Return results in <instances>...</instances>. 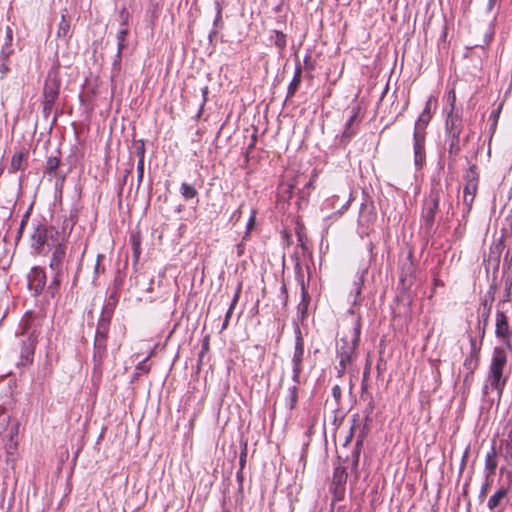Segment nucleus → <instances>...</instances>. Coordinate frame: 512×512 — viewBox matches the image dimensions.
Wrapping results in <instances>:
<instances>
[{"mask_svg":"<svg viewBox=\"0 0 512 512\" xmlns=\"http://www.w3.org/2000/svg\"><path fill=\"white\" fill-rule=\"evenodd\" d=\"M4 172V168L2 166H0V176L3 174Z\"/></svg>","mask_w":512,"mask_h":512,"instance_id":"obj_49","label":"nucleus"},{"mask_svg":"<svg viewBox=\"0 0 512 512\" xmlns=\"http://www.w3.org/2000/svg\"><path fill=\"white\" fill-rule=\"evenodd\" d=\"M298 385L294 384L293 386L289 387L287 390V396L284 399L285 406L289 410H293L298 402Z\"/></svg>","mask_w":512,"mask_h":512,"instance_id":"obj_18","label":"nucleus"},{"mask_svg":"<svg viewBox=\"0 0 512 512\" xmlns=\"http://www.w3.org/2000/svg\"><path fill=\"white\" fill-rule=\"evenodd\" d=\"M106 354V334L103 331H100L99 329L96 332L95 335V342H94V362L97 366L101 365L102 359L104 358Z\"/></svg>","mask_w":512,"mask_h":512,"instance_id":"obj_13","label":"nucleus"},{"mask_svg":"<svg viewBox=\"0 0 512 512\" xmlns=\"http://www.w3.org/2000/svg\"><path fill=\"white\" fill-rule=\"evenodd\" d=\"M304 357V340L301 336L300 331H298L295 341L294 354L292 358V362L302 363Z\"/></svg>","mask_w":512,"mask_h":512,"instance_id":"obj_19","label":"nucleus"},{"mask_svg":"<svg viewBox=\"0 0 512 512\" xmlns=\"http://www.w3.org/2000/svg\"><path fill=\"white\" fill-rule=\"evenodd\" d=\"M131 242H132V248L133 253L136 259H138L140 255V238L138 235H131Z\"/></svg>","mask_w":512,"mask_h":512,"instance_id":"obj_35","label":"nucleus"},{"mask_svg":"<svg viewBox=\"0 0 512 512\" xmlns=\"http://www.w3.org/2000/svg\"><path fill=\"white\" fill-rule=\"evenodd\" d=\"M293 364V374L292 380L294 384H300L301 373L303 370L302 363L292 362Z\"/></svg>","mask_w":512,"mask_h":512,"instance_id":"obj_31","label":"nucleus"},{"mask_svg":"<svg viewBox=\"0 0 512 512\" xmlns=\"http://www.w3.org/2000/svg\"><path fill=\"white\" fill-rule=\"evenodd\" d=\"M12 40H13V33L12 29L10 27H7L6 35L4 37V43L1 47L0 54L3 56V58H8L12 52Z\"/></svg>","mask_w":512,"mask_h":512,"instance_id":"obj_20","label":"nucleus"},{"mask_svg":"<svg viewBox=\"0 0 512 512\" xmlns=\"http://www.w3.org/2000/svg\"><path fill=\"white\" fill-rule=\"evenodd\" d=\"M502 455L508 464H512V426L507 433L506 439L503 440Z\"/></svg>","mask_w":512,"mask_h":512,"instance_id":"obj_21","label":"nucleus"},{"mask_svg":"<svg viewBox=\"0 0 512 512\" xmlns=\"http://www.w3.org/2000/svg\"><path fill=\"white\" fill-rule=\"evenodd\" d=\"M465 184L478 185L479 184V173L477 171V167L472 165L467 170L465 176Z\"/></svg>","mask_w":512,"mask_h":512,"instance_id":"obj_23","label":"nucleus"},{"mask_svg":"<svg viewBox=\"0 0 512 512\" xmlns=\"http://www.w3.org/2000/svg\"><path fill=\"white\" fill-rule=\"evenodd\" d=\"M103 259H104V255H102V254L97 255L96 264L94 267L95 274H100V273L104 272V268L101 267V262Z\"/></svg>","mask_w":512,"mask_h":512,"instance_id":"obj_38","label":"nucleus"},{"mask_svg":"<svg viewBox=\"0 0 512 512\" xmlns=\"http://www.w3.org/2000/svg\"><path fill=\"white\" fill-rule=\"evenodd\" d=\"M333 394H334V396H336V395H339V394H340V389H339V387H338V386H335V387L333 388Z\"/></svg>","mask_w":512,"mask_h":512,"instance_id":"obj_45","label":"nucleus"},{"mask_svg":"<svg viewBox=\"0 0 512 512\" xmlns=\"http://www.w3.org/2000/svg\"><path fill=\"white\" fill-rule=\"evenodd\" d=\"M360 332V321L355 320L352 324L349 335L344 336L337 341V358L339 359V364L335 368L339 377L345 373L355 357V351L360 339Z\"/></svg>","mask_w":512,"mask_h":512,"instance_id":"obj_2","label":"nucleus"},{"mask_svg":"<svg viewBox=\"0 0 512 512\" xmlns=\"http://www.w3.org/2000/svg\"><path fill=\"white\" fill-rule=\"evenodd\" d=\"M46 283V274L42 269H33L30 277V285L34 287L35 292H41Z\"/></svg>","mask_w":512,"mask_h":512,"instance_id":"obj_16","label":"nucleus"},{"mask_svg":"<svg viewBox=\"0 0 512 512\" xmlns=\"http://www.w3.org/2000/svg\"><path fill=\"white\" fill-rule=\"evenodd\" d=\"M495 335L497 338H500L503 342L508 344L510 337L508 319L502 311H498L496 313Z\"/></svg>","mask_w":512,"mask_h":512,"instance_id":"obj_11","label":"nucleus"},{"mask_svg":"<svg viewBox=\"0 0 512 512\" xmlns=\"http://www.w3.org/2000/svg\"><path fill=\"white\" fill-rule=\"evenodd\" d=\"M274 44L280 50L283 51L286 47V35L280 31H274Z\"/></svg>","mask_w":512,"mask_h":512,"instance_id":"obj_30","label":"nucleus"},{"mask_svg":"<svg viewBox=\"0 0 512 512\" xmlns=\"http://www.w3.org/2000/svg\"><path fill=\"white\" fill-rule=\"evenodd\" d=\"M488 488H489V483L488 482H485L482 487H481V490H480V495L479 497L480 498H484L488 492Z\"/></svg>","mask_w":512,"mask_h":512,"instance_id":"obj_43","label":"nucleus"},{"mask_svg":"<svg viewBox=\"0 0 512 512\" xmlns=\"http://www.w3.org/2000/svg\"><path fill=\"white\" fill-rule=\"evenodd\" d=\"M21 335L26 336V340L22 341L21 347V364L27 365L33 361L37 337L39 334L38 324L31 312L25 314L21 320Z\"/></svg>","mask_w":512,"mask_h":512,"instance_id":"obj_3","label":"nucleus"},{"mask_svg":"<svg viewBox=\"0 0 512 512\" xmlns=\"http://www.w3.org/2000/svg\"><path fill=\"white\" fill-rule=\"evenodd\" d=\"M436 98L434 96H430L428 98V100L426 101V104H425V107L423 109V113H427L428 115H432L431 113V109H432V106H436Z\"/></svg>","mask_w":512,"mask_h":512,"instance_id":"obj_37","label":"nucleus"},{"mask_svg":"<svg viewBox=\"0 0 512 512\" xmlns=\"http://www.w3.org/2000/svg\"><path fill=\"white\" fill-rule=\"evenodd\" d=\"M449 157L454 160L455 156L460 151L459 138L449 137Z\"/></svg>","mask_w":512,"mask_h":512,"instance_id":"obj_29","label":"nucleus"},{"mask_svg":"<svg viewBox=\"0 0 512 512\" xmlns=\"http://www.w3.org/2000/svg\"><path fill=\"white\" fill-rule=\"evenodd\" d=\"M478 191V185L465 184L463 189V204L466 207L467 213L470 212L473 202Z\"/></svg>","mask_w":512,"mask_h":512,"instance_id":"obj_15","label":"nucleus"},{"mask_svg":"<svg viewBox=\"0 0 512 512\" xmlns=\"http://www.w3.org/2000/svg\"><path fill=\"white\" fill-rule=\"evenodd\" d=\"M237 249H238V255H241L242 254V251H243V246L241 244H239L237 246Z\"/></svg>","mask_w":512,"mask_h":512,"instance_id":"obj_46","label":"nucleus"},{"mask_svg":"<svg viewBox=\"0 0 512 512\" xmlns=\"http://www.w3.org/2000/svg\"><path fill=\"white\" fill-rule=\"evenodd\" d=\"M356 117H357V111H356V109H353L352 112H351V115L349 117V120L347 122V128L343 132V137L344 138H350L353 135V132L350 131V126H351V124L353 123V121L355 120Z\"/></svg>","mask_w":512,"mask_h":512,"instance_id":"obj_34","label":"nucleus"},{"mask_svg":"<svg viewBox=\"0 0 512 512\" xmlns=\"http://www.w3.org/2000/svg\"><path fill=\"white\" fill-rule=\"evenodd\" d=\"M229 319H225L223 323V328H226L228 325Z\"/></svg>","mask_w":512,"mask_h":512,"instance_id":"obj_47","label":"nucleus"},{"mask_svg":"<svg viewBox=\"0 0 512 512\" xmlns=\"http://www.w3.org/2000/svg\"><path fill=\"white\" fill-rule=\"evenodd\" d=\"M66 241H59L53 245V251L50 258L49 268L52 274V281L48 286V291L54 295L58 290L66 271Z\"/></svg>","mask_w":512,"mask_h":512,"instance_id":"obj_4","label":"nucleus"},{"mask_svg":"<svg viewBox=\"0 0 512 512\" xmlns=\"http://www.w3.org/2000/svg\"><path fill=\"white\" fill-rule=\"evenodd\" d=\"M23 159L24 154L22 152L15 153L11 159L10 171L15 172L23 169Z\"/></svg>","mask_w":512,"mask_h":512,"instance_id":"obj_24","label":"nucleus"},{"mask_svg":"<svg viewBox=\"0 0 512 512\" xmlns=\"http://www.w3.org/2000/svg\"><path fill=\"white\" fill-rule=\"evenodd\" d=\"M223 512H230L229 510H224Z\"/></svg>","mask_w":512,"mask_h":512,"instance_id":"obj_51","label":"nucleus"},{"mask_svg":"<svg viewBox=\"0 0 512 512\" xmlns=\"http://www.w3.org/2000/svg\"><path fill=\"white\" fill-rule=\"evenodd\" d=\"M33 246L41 248L44 245L53 247L59 241H66L64 232L58 231L54 227L39 226L32 235Z\"/></svg>","mask_w":512,"mask_h":512,"instance_id":"obj_6","label":"nucleus"},{"mask_svg":"<svg viewBox=\"0 0 512 512\" xmlns=\"http://www.w3.org/2000/svg\"><path fill=\"white\" fill-rule=\"evenodd\" d=\"M255 220H256V213H255V211H252L250 218L248 220V223L246 225V233H245V236L243 237L244 240L249 237L251 230L254 228Z\"/></svg>","mask_w":512,"mask_h":512,"instance_id":"obj_36","label":"nucleus"},{"mask_svg":"<svg viewBox=\"0 0 512 512\" xmlns=\"http://www.w3.org/2000/svg\"><path fill=\"white\" fill-rule=\"evenodd\" d=\"M316 177H317V174H316V173H313V175H312L311 179L309 180V182H308L305 186H306L307 188L312 187L313 182H314V180H315V178H316Z\"/></svg>","mask_w":512,"mask_h":512,"instance_id":"obj_44","label":"nucleus"},{"mask_svg":"<svg viewBox=\"0 0 512 512\" xmlns=\"http://www.w3.org/2000/svg\"><path fill=\"white\" fill-rule=\"evenodd\" d=\"M432 115L421 112L414 125L413 134V150H414V163L417 167H421L425 161V140H426V127L429 124Z\"/></svg>","mask_w":512,"mask_h":512,"instance_id":"obj_5","label":"nucleus"},{"mask_svg":"<svg viewBox=\"0 0 512 512\" xmlns=\"http://www.w3.org/2000/svg\"><path fill=\"white\" fill-rule=\"evenodd\" d=\"M241 292V285H238L235 294L233 296L231 305L226 313L225 319H230L233 309L235 308L236 303L238 302L239 296Z\"/></svg>","mask_w":512,"mask_h":512,"instance_id":"obj_33","label":"nucleus"},{"mask_svg":"<svg viewBox=\"0 0 512 512\" xmlns=\"http://www.w3.org/2000/svg\"><path fill=\"white\" fill-rule=\"evenodd\" d=\"M347 477L348 474L344 467L338 466L334 469L331 491L335 501H340L344 498Z\"/></svg>","mask_w":512,"mask_h":512,"instance_id":"obj_9","label":"nucleus"},{"mask_svg":"<svg viewBox=\"0 0 512 512\" xmlns=\"http://www.w3.org/2000/svg\"><path fill=\"white\" fill-rule=\"evenodd\" d=\"M60 160L57 157H49L46 162L45 172L49 175H57V168L59 167Z\"/></svg>","mask_w":512,"mask_h":512,"instance_id":"obj_25","label":"nucleus"},{"mask_svg":"<svg viewBox=\"0 0 512 512\" xmlns=\"http://www.w3.org/2000/svg\"><path fill=\"white\" fill-rule=\"evenodd\" d=\"M508 488L500 487L497 491L490 496L487 502V506L491 512H503L506 505L508 504Z\"/></svg>","mask_w":512,"mask_h":512,"instance_id":"obj_10","label":"nucleus"},{"mask_svg":"<svg viewBox=\"0 0 512 512\" xmlns=\"http://www.w3.org/2000/svg\"><path fill=\"white\" fill-rule=\"evenodd\" d=\"M498 0H488L486 12L490 13L493 11L494 7L496 6Z\"/></svg>","mask_w":512,"mask_h":512,"instance_id":"obj_42","label":"nucleus"},{"mask_svg":"<svg viewBox=\"0 0 512 512\" xmlns=\"http://www.w3.org/2000/svg\"><path fill=\"white\" fill-rule=\"evenodd\" d=\"M445 128L448 137L459 138L462 131V120L457 113H453V107L446 119Z\"/></svg>","mask_w":512,"mask_h":512,"instance_id":"obj_12","label":"nucleus"},{"mask_svg":"<svg viewBox=\"0 0 512 512\" xmlns=\"http://www.w3.org/2000/svg\"><path fill=\"white\" fill-rule=\"evenodd\" d=\"M440 193L438 189H432L429 197L425 201L422 218L426 228L430 229L434 223L435 214L439 207Z\"/></svg>","mask_w":512,"mask_h":512,"instance_id":"obj_8","label":"nucleus"},{"mask_svg":"<svg viewBox=\"0 0 512 512\" xmlns=\"http://www.w3.org/2000/svg\"><path fill=\"white\" fill-rule=\"evenodd\" d=\"M301 291H302V302L306 303L307 300L309 299V295H308V291H307L303 281L301 282Z\"/></svg>","mask_w":512,"mask_h":512,"instance_id":"obj_41","label":"nucleus"},{"mask_svg":"<svg viewBox=\"0 0 512 512\" xmlns=\"http://www.w3.org/2000/svg\"><path fill=\"white\" fill-rule=\"evenodd\" d=\"M125 23L123 24V28H121L119 31H118V34H117V41H118V53H121L122 50L126 47V44H125V41H126V37L128 35V29L127 27H125Z\"/></svg>","mask_w":512,"mask_h":512,"instance_id":"obj_26","label":"nucleus"},{"mask_svg":"<svg viewBox=\"0 0 512 512\" xmlns=\"http://www.w3.org/2000/svg\"><path fill=\"white\" fill-rule=\"evenodd\" d=\"M60 179H61V181H63L64 180V175H61Z\"/></svg>","mask_w":512,"mask_h":512,"instance_id":"obj_50","label":"nucleus"},{"mask_svg":"<svg viewBox=\"0 0 512 512\" xmlns=\"http://www.w3.org/2000/svg\"><path fill=\"white\" fill-rule=\"evenodd\" d=\"M180 191H181V195L186 200L192 199L197 195L196 189L187 183H182Z\"/></svg>","mask_w":512,"mask_h":512,"instance_id":"obj_27","label":"nucleus"},{"mask_svg":"<svg viewBox=\"0 0 512 512\" xmlns=\"http://www.w3.org/2000/svg\"><path fill=\"white\" fill-rule=\"evenodd\" d=\"M479 351H480V348H478L476 346V341L474 339H472L471 340V353L464 361V367L467 368L471 374L478 367Z\"/></svg>","mask_w":512,"mask_h":512,"instance_id":"obj_14","label":"nucleus"},{"mask_svg":"<svg viewBox=\"0 0 512 512\" xmlns=\"http://www.w3.org/2000/svg\"><path fill=\"white\" fill-rule=\"evenodd\" d=\"M362 284H363V274L359 277L358 281L354 283V290H355V296L358 297L361 294L362 291Z\"/></svg>","mask_w":512,"mask_h":512,"instance_id":"obj_39","label":"nucleus"},{"mask_svg":"<svg viewBox=\"0 0 512 512\" xmlns=\"http://www.w3.org/2000/svg\"><path fill=\"white\" fill-rule=\"evenodd\" d=\"M148 358H149V356H147L143 361H141V362L137 365L136 369H137V370H140V371H141V372H143V373H147V372H149V369H150V368H149V366L147 365V360H148Z\"/></svg>","mask_w":512,"mask_h":512,"instance_id":"obj_40","label":"nucleus"},{"mask_svg":"<svg viewBox=\"0 0 512 512\" xmlns=\"http://www.w3.org/2000/svg\"><path fill=\"white\" fill-rule=\"evenodd\" d=\"M60 78L58 71L52 69L49 71L43 88V108L44 111H50L59 95Z\"/></svg>","mask_w":512,"mask_h":512,"instance_id":"obj_7","label":"nucleus"},{"mask_svg":"<svg viewBox=\"0 0 512 512\" xmlns=\"http://www.w3.org/2000/svg\"><path fill=\"white\" fill-rule=\"evenodd\" d=\"M507 361V351L501 346L494 347L487 373L486 384L483 387V394L485 396L495 391L498 399L501 398L507 383V376L504 374Z\"/></svg>","mask_w":512,"mask_h":512,"instance_id":"obj_1","label":"nucleus"},{"mask_svg":"<svg viewBox=\"0 0 512 512\" xmlns=\"http://www.w3.org/2000/svg\"><path fill=\"white\" fill-rule=\"evenodd\" d=\"M70 24L69 21L66 19L65 15L63 14L61 17V22L59 23L58 30H57V36L58 37H66L69 33Z\"/></svg>","mask_w":512,"mask_h":512,"instance_id":"obj_28","label":"nucleus"},{"mask_svg":"<svg viewBox=\"0 0 512 512\" xmlns=\"http://www.w3.org/2000/svg\"><path fill=\"white\" fill-rule=\"evenodd\" d=\"M144 176V148L141 149L140 158L137 163V179L140 183Z\"/></svg>","mask_w":512,"mask_h":512,"instance_id":"obj_32","label":"nucleus"},{"mask_svg":"<svg viewBox=\"0 0 512 512\" xmlns=\"http://www.w3.org/2000/svg\"><path fill=\"white\" fill-rule=\"evenodd\" d=\"M301 75H302V68L300 65H298L295 69L293 79L290 82V85L288 87V93H287L288 97H292L295 94L296 90L298 89V87L301 83Z\"/></svg>","mask_w":512,"mask_h":512,"instance_id":"obj_22","label":"nucleus"},{"mask_svg":"<svg viewBox=\"0 0 512 512\" xmlns=\"http://www.w3.org/2000/svg\"><path fill=\"white\" fill-rule=\"evenodd\" d=\"M497 464V452L495 447H492L485 457V471L487 473V478L495 474Z\"/></svg>","mask_w":512,"mask_h":512,"instance_id":"obj_17","label":"nucleus"},{"mask_svg":"<svg viewBox=\"0 0 512 512\" xmlns=\"http://www.w3.org/2000/svg\"><path fill=\"white\" fill-rule=\"evenodd\" d=\"M217 6H218V16H220V14H221V8H220L219 4H217Z\"/></svg>","mask_w":512,"mask_h":512,"instance_id":"obj_48","label":"nucleus"}]
</instances>
